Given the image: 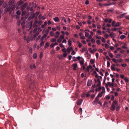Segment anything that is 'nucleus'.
Here are the masks:
<instances>
[{"label": "nucleus", "mask_w": 129, "mask_h": 129, "mask_svg": "<svg viewBox=\"0 0 129 129\" xmlns=\"http://www.w3.org/2000/svg\"><path fill=\"white\" fill-rule=\"evenodd\" d=\"M115 108H116V111H118L120 109V107L118 103L115 100L113 102L110 107V109L111 110L113 111L115 110Z\"/></svg>", "instance_id": "f257e3e1"}, {"label": "nucleus", "mask_w": 129, "mask_h": 129, "mask_svg": "<svg viewBox=\"0 0 129 129\" xmlns=\"http://www.w3.org/2000/svg\"><path fill=\"white\" fill-rule=\"evenodd\" d=\"M36 8L37 7V5L36 4H35L34 2H33L31 3H29V4L28 6L26 8V10L27 11L30 10L31 11L34 12L33 11V8L34 7Z\"/></svg>", "instance_id": "f03ea898"}, {"label": "nucleus", "mask_w": 129, "mask_h": 129, "mask_svg": "<svg viewBox=\"0 0 129 129\" xmlns=\"http://www.w3.org/2000/svg\"><path fill=\"white\" fill-rule=\"evenodd\" d=\"M26 79L27 80V82H28L29 84L30 85V88H32V85H33L34 83L33 81L32 80V77H31V74L28 75L27 76Z\"/></svg>", "instance_id": "7ed1b4c3"}, {"label": "nucleus", "mask_w": 129, "mask_h": 129, "mask_svg": "<svg viewBox=\"0 0 129 129\" xmlns=\"http://www.w3.org/2000/svg\"><path fill=\"white\" fill-rule=\"evenodd\" d=\"M94 101L96 103L99 104L101 105H102V103L101 101L99 100V98H98V97H96Z\"/></svg>", "instance_id": "20e7f679"}, {"label": "nucleus", "mask_w": 129, "mask_h": 129, "mask_svg": "<svg viewBox=\"0 0 129 129\" xmlns=\"http://www.w3.org/2000/svg\"><path fill=\"white\" fill-rule=\"evenodd\" d=\"M28 4L26 3L22 5L21 7V9L22 11H23L26 8V6H27Z\"/></svg>", "instance_id": "39448f33"}, {"label": "nucleus", "mask_w": 129, "mask_h": 129, "mask_svg": "<svg viewBox=\"0 0 129 129\" xmlns=\"http://www.w3.org/2000/svg\"><path fill=\"white\" fill-rule=\"evenodd\" d=\"M126 14V13H125L123 14H121L120 15L118 16V20L120 19L121 18H123L124 16H125Z\"/></svg>", "instance_id": "423d86ee"}, {"label": "nucleus", "mask_w": 129, "mask_h": 129, "mask_svg": "<svg viewBox=\"0 0 129 129\" xmlns=\"http://www.w3.org/2000/svg\"><path fill=\"white\" fill-rule=\"evenodd\" d=\"M92 82V81L91 80L89 79L88 80L87 83V86H90L91 85Z\"/></svg>", "instance_id": "0eeeda50"}, {"label": "nucleus", "mask_w": 129, "mask_h": 129, "mask_svg": "<svg viewBox=\"0 0 129 129\" xmlns=\"http://www.w3.org/2000/svg\"><path fill=\"white\" fill-rule=\"evenodd\" d=\"M83 100L81 99H79L78 101H77L76 103L77 105H80L82 102Z\"/></svg>", "instance_id": "6e6552de"}, {"label": "nucleus", "mask_w": 129, "mask_h": 129, "mask_svg": "<svg viewBox=\"0 0 129 129\" xmlns=\"http://www.w3.org/2000/svg\"><path fill=\"white\" fill-rule=\"evenodd\" d=\"M15 2V0H10L9 2V4L10 6L14 4Z\"/></svg>", "instance_id": "1a4fd4ad"}, {"label": "nucleus", "mask_w": 129, "mask_h": 129, "mask_svg": "<svg viewBox=\"0 0 129 129\" xmlns=\"http://www.w3.org/2000/svg\"><path fill=\"white\" fill-rule=\"evenodd\" d=\"M98 84L96 85L97 87H100L101 85V82L99 79H98L97 80Z\"/></svg>", "instance_id": "9d476101"}, {"label": "nucleus", "mask_w": 129, "mask_h": 129, "mask_svg": "<svg viewBox=\"0 0 129 129\" xmlns=\"http://www.w3.org/2000/svg\"><path fill=\"white\" fill-rule=\"evenodd\" d=\"M73 70H76V69L77 67V63H76L73 64Z\"/></svg>", "instance_id": "9b49d317"}, {"label": "nucleus", "mask_w": 129, "mask_h": 129, "mask_svg": "<svg viewBox=\"0 0 129 129\" xmlns=\"http://www.w3.org/2000/svg\"><path fill=\"white\" fill-rule=\"evenodd\" d=\"M24 2L22 0H20V1L18 2L17 3V5L18 6H19L20 5H21Z\"/></svg>", "instance_id": "f8f14e48"}, {"label": "nucleus", "mask_w": 129, "mask_h": 129, "mask_svg": "<svg viewBox=\"0 0 129 129\" xmlns=\"http://www.w3.org/2000/svg\"><path fill=\"white\" fill-rule=\"evenodd\" d=\"M60 33L58 31H56V35L54 37L55 38H57L58 37Z\"/></svg>", "instance_id": "ddd939ff"}, {"label": "nucleus", "mask_w": 129, "mask_h": 129, "mask_svg": "<svg viewBox=\"0 0 129 129\" xmlns=\"http://www.w3.org/2000/svg\"><path fill=\"white\" fill-rule=\"evenodd\" d=\"M39 33L38 31H37L36 33L33 36V38L35 39L36 38V36H37L39 34Z\"/></svg>", "instance_id": "4468645a"}, {"label": "nucleus", "mask_w": 129, "mask_h": 129, "mask_svg": "<svg viewBox=\"0 0 129 129\" xmlns=\"http://www.w3.org/2000/svg\"><path fill=\"white\" fill-rule=\"evenodd\" d=\"M53 20L55 22H58L59 21V19L58 17H57L54 18Z\"/></svg>", "instance_id": "2eb2a0df"}, {"label": "nucleus", "mask_w": 129, "mask_h": 129, "mask_svg": "<svg viewBox=\"0 0 129 129\" xmlns=\"http://www.w3.org/2000/svg\"><path fill=\"white\" fill-rule=\"evenodd\" d=\"M77 43L78 44V47L79 48H81L82 46V44L79 42V41H77Z\"/></svg>", "instance_id": "dca6fc26"}, {"label": "nucleus", "mask_w": 129, "mask_h": 129, "mask_svg": "<svg viewBox=\"0 0 129 129\" xmlns=\"http://www.w3.org/2000/svg\"><path fill=\"white\" fill-rule=\"evenodd\" d=\"M103 93V92H101L99 93L97 96L96 97H98V98H99V97H101L102 95V94Z\"/></svg>", "instance_id": "f3484780"}, {"label": "nucleus", "mask_w": 129, "mask_h": 129, "mask_svg": "<svg viewBox=\"0 0 129 129\" xmlns=\"http://www.w3.org/2000/svg\"><path fill=\"white\" fill-rule=\"evenodd\" d=\"M122 56V55L120 54H118L116 55V56L115 57L117 58H120V57Z\"/></svg>", "instance_id": "a211bd4d"}, {"label": "nucleus", "mask_w": 129, "mask_h": 129, "mask_svg": "<svg viewBox=\"0 0 129 129\" xmlns=\"http://www.w3.org/2000/svg\"><path fill=\"white\" fill-rule=\"evenodd\" d=\"M121 25V23H120L119 22H118L116 23L115 27H117L118 26H119L120 25Z\"/></svg>", "instance_id": "6ab92c4d"}, {"label": "nucleus", "mask_w": 129, "mask_h": 129, "mask_svg": "<svg viewBox=\"0 0 129 129\" xmlns=\"http://www.w3.org/2000/svg\"><path fill=\"white\" fill-rule=\"evenodd\" d=\"M33 58L35 59H36L37 58V55L36 53H34V54L33 56Z\"/></svg>", "instance_id": "aec40b11"}, {"label": "nucleus", "mask_w": 129, "mask_h": 129, "mask_svg": "<svg viewBox=\"0 0 129 129\" xmlns=\"http://www.w3.org/2000/svg\"><path fill=\"white\" fill-rule=\"evenodd\" d=\"M71 42H72L70 40H69L68 41V43L69 47L71 45Z\"/></svg>", "instance_id": "412c9836"}, {"label": "nucleus", "mask_w": 129, "mask_h": 129, "mask_svg": "<svg viewBox=\"0 0 129 129\" xmlns=\"http://www.w3.org/2000/svg\"><path fill=\"white\" fill-rule=\"evenodd\" d=\"M16 14L18 16H20L21 14V11L19 10H18L16 12Z\"/></svg>", "instance_id": "4be33fe9"}, {"label": "nucleus", "mask_w": 129, "mask_h": 129, "mask_svg": "<svg viewBox=\"0 0 129 129\" xmlns=\"http://www.w3.org/2000/svg\"><path fill=\"white\" fill-rule=\"evenodd\" d=\"M126 37V36L124 35H122L120 37V38L122 40L124 39Z\"/></svg>", "instance_id": "5701e85b"}, {"label": "nucleus", "mask_w": 129, "mask_h": 129, "mask_svg": "<svg viewBox=\"0 0 129 129\" xmlns=\"http://www.w3.org/2000/svg\"><path fill=\"white\" fill-rule=\"evenodd\" d=\"M91 94L90 92L89 91H88L86 94V97H88Z\"/></svg>", "instance_id": "b1692460"}, {"label": "nucleus", "mask_w": 129, "mask_h": 129, "mask_svg": "<svg viewBox=\"0 0 129 129\" xmlns=\"http://www.w3.org/2000/svg\"><path fill=\"white\" fill-rule=\"evenodd\" d=\"M115 24H116L115 21H113L112 22V25L113 26L115 27Z\"/></svg>", "instance_id": "393cba45"}, {"label": "nucleus", "mask_w": 129, "mask_h": 129, "mask_svg": "<svg viewBox=\"0 0 129 129\" xmlns=\"http://www.w3.org/2000/svg\"><path fill=\"white\" fill-rule=\"evenodd\" d=\"M110 36L111 37H113V38L114 37H113L114 36H115V34L113 33H111L110 34Z\"/></svg>", "instance_id": "a878e982"}, {"label": "nucleus", "mask_w": 129, "mask_h": 129, "mask_svg": "<svg viewBox=\"0 0 129 129\" xmlns=\"http://www.w3.org/2000/svg\"><path fill=\"white\" fill-rule=\"evenodd\" d=\"M30 68L31 69H32L33 68L35 69L36 68L35 65V64H33L32 67V66L31 65L30 66Z\"/></svg>", "instance_id": "bb28decb"}, {"label": "nucleus", "mask_w": 129, "mask_h": 129, "mask_svg": "<svg viewBox=\"0 0 129 129\" xmlns=\"http://www.w3.org/2000/svg\"><path fill=\"white\" fill-rule=\"evenodd\" d=\"M5 10L7 12L9 11L10 10V7H7L5 8Z\"/></svg>", "instance_id": "cd10ccee"}, {"label": "nucleus", "mask_w": 129, "mask_h": 129, "mask_svg": "<svg viewBox=\"0 0 129 129\" xmlns=\"http://www.w3.org/2000/svg\"><path fill=\"white\" fill-rule=\"evenodd\" d=\"M54 35V34L52 31L50 32V35L51 36H53Z\"/></svg>", "instance_id": "c85d7f7f"}, {"label": "nucleus", "mask_w": 129, "mask_h": 129, "mask_svg": "<svg viewBox=\"0 0 129 129\" xmlns=\"http://www.w3.org/2000/svg\"><path fill=\"white\" fill-rule=\"evenodd\" d=\"M59 38L61 40L62 39H64V35H61L59 37Z\"/></svg>", "instance_id": "c756f323"}, {"label": "nucleus", "mask_w": 129, "mask_h": 129, "mask_svg": "<svg viewBox=\"0 0 129 129\" xmlns=\"http://www.w3.org/2000/svg\"><path fill=\"white\" fill-rule=\"evenodd\" d=\"M90 62L92 64H93L94 63V61L92 59H91L90 61Z\"/></svg>", "instance_id": "7c9ffc66"}, {"label": "nucleus", "mask_w": 129, "mask_h": 129, "mask_svg": "<svg viewBox=\"0 0 129 129\" xmlns=\"http://www.w3.org/2000/svg\"><path fill=\"white\" fill-rule=\"evenodd\" d=\"M51 41L52 42H55L56 41V40L53 38H52L51 39Z\"/></svg>", "instance_id": "2f4dec72"}, {"label": "nucleus", "mask_w": 129, "mask_h": 129, "mask_svg": "<svg viewBox=\"0 0 129 129\" xmlns=\"http://www.w3.org/2000/svg\"><path fill=\"white\" fill-rule=\"evenodd\" d=\"M126 44H124V45L122 47V48L124 49H127V48L126 47Z\"/></svg>", "instance_id": "473e14b6"}, {"label": "nucleus", "mask_w": 129, "mask_h": 129, "mask_svg": "<svg viewBox=\"0 0 129 129\" xmlns=\"http://www.w3.org/2000/svg\"><path fill=\"white\" fill-rule=\"evenodd\" d=\"M112 60L116 63H117V60L115 58H113L112 59Z\"/></svg>", "instance_id": "72a5a7b5"}, {"label": "nucleus", "mask_w": 129, "mask_h": 129, "mask_svg": "<svg viewBox=\"0 0 129 129\" xmlns=\"http://www.w3.org/2000/svg\"><path fill=\"white\" fill-rule=\"evenodd\" d=\"M96 38L97 39H100L101 38V37H98V35H96H96L95 36Z\"/></svg>", "instance_id": "f704fd0d"}, {"label": "nucleus", "mask_w": 129, "mask_h": 129, "mask_svg": "<svg viewBox=\"0 0 129 129\" xmlns=\"http://www.w3.org/2000/svg\"><path fill=\"white\" fill-rule=\"evenodd\" d=\"M112 83L110 82H108L107 83V85H108L109 87H111V85L112 84Z\"/></svg>", "instance_id": "c9c22d12"}, {"label": "nucleus", "mask_w": 129, "mask_h": 129, "mask_svg": "<svg viewBox=\"0 0 129 129\" xmlns=\"http://www.w3.org/2000/svg\"><path fill=\"white\" fill-rule=\"evenodd\" d=\"M102 89V88L100 86L98 88H96V91H97L98 90H101Z\"/></svg>", "instance_id": "e433bc0d"}, {"label": "nucleus", "mask_w": 129, "mask_h": 129, "mask_svg": "<svg viewBox=\"0 0 129 129\" xmlns=\"http://www.w3.org/2000/svg\"><path fill=\"white\" fill-rule=\"evenodd\" d=\"M108 86L107 85V84H106V88H107V90L109 92L110 90V89L109 88H108Z\"/></svg>", "instance_id": "4c0bfd02"}, {"label": "nucleus", "mask_w": 129, "mask_h": 129, "mask_svg": "<svg viewBox=\"0 0 129 129\" xmlns=\"http://www.w3.org/2000/svg\"><path fill=\"white\" fill-rule=\"evenodd\" d=\"M124 80L125 82H128L129 81V80L126 77H125L124 78Z\"/></svg>", "instance_id": "58836bf2"}, {"label": "nucleus", "mask_w": 129, "mask_h": 129, "mask_svg": "<svg viewBox=\"0 0 129 129\" xmlns=\"http://www.w3.org/2000/svg\"><path fill=\"white\" fill-rule=\"evenodd\" d=\"M85 36L86 37H88V35H89V33L88 32H85Z\"/></svg>", "instance_id": "ea45409f"}, {"label": "nucleus", "mask_w": 129, "mask_h": 129, "mask_svg": "<svg viewBox=\"0 0 129 129\" xmlns=\"http://www.w3.org/2000/svg\"><path fill=\"white\" fill-rule=\"evenodd\" d=\"M110 65V62L109 61H108L107 62V67H109Z\"/></svg>", "instance_id": "a19ab883"}, {"label": "nucleus", "mask_w": 129, "mask_h": 129, "mask_svg": "<svg viewBox=\"0 0 129 129\" xmlns=\"http://www.w3.org/2000/svg\"><path fill=\"white\" fill-rule=\"evenodd\" d=\"M111 69L113 71H115V69L114 68V67L111 66Z\"/></svg>", "instance_id": "79ce46f5"}, {"label": "nucleus", "mask_w": 129, "mask_h": 129, "mask_svg": "<svg viewBox=\"0 0 129 129\" xmlns=\"http://www.w3.org/2000/svg\"><path fill=\"white\" fill-rule=\"evenodd\" d=\"M91 42L92 43H95V41L94 39H92L91 40Z\"/></svg>", "instance_id": "37998d69"}, {"label": "nucleus", "mask_w": 129, "mask_h": 129, "mask_svg": "<svg viewBox=\"0 0 129 129\" xmlns=\"http://www.w3.org/2000/svg\"><path fill=\"white\" fill-rule=\"evenodd\" d=\"M49 46V44L48 43V42H47L45 44V47H46V48H47V47H48V46Z\"/></svg>", "instance_id": "c03bdc74"}, {"label": "nucleus", "mask_w": 129, "mask_h": 129, "mask_svg": "<svg viewBox=\"0 0 129 129\" xmlns=\"http://www.w3.org/2000/svg\"><path fill=\"white\" fill-rule=\"evenodd\" d=\"M44 41H42L40 43V45L41 46H43L44 44Z\"/></svg>", "instance_id": "a18cd8bd"}, {"label": "nucleus", "mask_w": 129, "mask_h": 129, "mask_svg": "<svg viewBox=\"0 0 129 129\" xmlns=\"http://www.w3.org/2000/svg\"><path fill=\"white\" fill-rule=\"evenodd\" d=\"M84 60H83V61H80V64L81 65H83L84 64Z\"/></svg>", "instance_id": "49530a36"}, {"label": "nucleus", "mask_w": 129, "mask_h": 129, "mask_svg": "<svg viewBox=\"0 0 129 129\" xmlns=\"http://www.w3.org/2000/svg\"><path fill=\"white\" fill-rule=\"evenodd\" d=\"M104 36L105 38L107 39L109 37V35L108 34H105L104 35Z\"/></svg>", "instance_id": "de8ad7c7"}, {"label": "nucleus", "mask_w": 129, "mask_h": 129, "mask_svg": "<svg viewBox=\"0 0 129 129\" xmlns=\"http://www.w3.org/2000/svg\"><path fill=\"white\" fill-rule=\"evenodd\" d=\"M110 98V97L109 96L107 95L106 96V99L107 100H109Z\"/></svg>", "instance_id": "09e8293b"}, {"label": "nucleus", "mask_w": 129, "mask_h": 129, "mask_svg": "<svg viewBox=\"0 0 129 129\" xmlns=\"http://www.w3.org/2000/svg\"><path fill=\"white\" fill-rule=\"evenodd\" d=\"M109 19L107 18H106L105 19H104V21L105 22L107 23L108 22Z\"/></svg>", "instance_id": "8fccbe9b"}, {"label": "nucleus", "mask_w": 129, "mask_h": 129, "mask_svg": "<svg viewBox=\"0 0 129 129\" xmlns=\"http://www.w3.org/2000/svg\"><path fill=\"white\" fill-rule=\"evenodd\" d=\"M47 35L46 34H43V35L42 37H43V38H45L47 36Z\"/></svg>", "instance_id": "3c124183"}, {"label": "nucleus", "mask_w": 129, "mask_h": 129, "mask_svg": "<svg viewBox=\"0 0 129 129\" xmlns=\"http://www.w3.org/2000/svg\"><path fill=\"white\" fill-rule=\"evenodd\" d=\"M62 50L64 53H66V49L64 47L62 49Z\"/></svg>", "instance_id": "603ef678"}, {"label": "nucleus", "mask_w": 129, "mask_h": 129, "mask_svg": "<svg viewBox=\"0 0 129 129\" xmlns=\"http://www.w3.org/2000/svg\"><path fill=\"white\" fill-rule=\"evenodd\" d=\"M102 41L104 43H105L106 42L105 39L103 37L102 38Z\"/></svg>", "instance_id": "864d4df0"}, {"label": "nucleus", "mask_w": 129, "mask_h": 129, "mask_svg": "<svg viewBox=\"0 0 129 129\" xmlns=\"http://www.w3.org/2000/svg\"><path fill=\"white\" fill-rule=\"evenodd\" d=\"M15 17L17 19H18L19 18V16H18L16 15H15Z\"/></svg>", "instance_id": "5fc2aeb1"}, {"label": "nucleus", "mask_w": 129, "mask_h": 129, "mask_svg": "<svg viewBox=\"0 0 129 129\" xmlns=\"http://www.w3.org/2000/svg\"><path fill=\"white\" fill-rule=\"evenodd\" d=\"M121 66L124 67H125L127 66V64H126L124 63V64H122Z\"/></svg>", "instance_id": "6e6d98bb"}, {"label": "nucleus", "mask_w": 129, "mask_h": 129, "mask_svg": "<svg viewBox=\"0 0 129 129\" xmlns=\"http://www.w3.org/2000/svg\"><path fill=\"white\" fill-rule=\"evenodd\" d=\"M106 59H107L109 61H110L111 60V59L108 56L106 55Z\"/></svg>", "instance_id": "4d7b16f0"}, {"label": "nucleus", "mask_w": 129, "mask_h": 129, "mask_svg": "<svg viewBox=\"0 0 129 129\" xmlns=\"http://www.w3.org/2000/svg\"><path fill=\"white\" fill-rule=\"evenodd\" d=\"M101 41L100 40H97L96 43L100 45L101 44Z\"/></svg>", "instance_id": "13d9d810"}, {"label": "nucleus", "mask_w": 129, "mask_h": 129, "mask_svg": "<svg viewBox=\"0 0 129 129\" xmlns=\"http://www.w3.org/2000/svg\"><path fill=\"white\" fill-rule=\"evenodd\" d=\"M62 20H63L65 22H67V20L64 17H63L62 18Z\"/></svg>", "instance_id": "bf43d9fd"}, {"label": "nucleus", "mask_w": 129, "mask_h": 129, "mask_svg": "<svg viewBox=\"0 0 129 129\" xmlns=\"http://www.w3.org/2000/svg\"><path fill=\"white\" fill-rule=\"evenodd\" d=\"M88 50L90 52L92 53H93L94 52L92 50V49L90 48H89Z\"/></svg>", "instance_id": "052dcab7"}, {"label": "nucleus", "mask_w": 129, "mask_h": 129, "mask_svg": "<svg viewBox=\"0 0 129 129\" xmlns=\"http://www.w3.org/2000/svg\"><path fill=\"white\" fill-rule=\"evenodd\" d=\"M109 47V46L108 44H105V47L106 48H108Z\"/></svg>", "instance_id": "680f3d73"}, {"label": "nucleus", "mask_w": 129, "mask_h": 129, "mask_svg": "<svg viewBox=\"0 0 129 129\" xmlns=\"http://www.w3.org/2000/svg\"><path fill=\"white\" fill-rule=\"evenodd\" d=\"M62 40L60 39H58L57 40V42L59 43H60L61 42V41Z\"/></svg>", "instance_id": "e2e57ef3"}, {"label": "nucleus", "mask_w": 129, "mask_h": 129, "mask_svg": "<svg viewBox=\"0 0 129 129\" xmlns=\"http://www.w3.org/2000/svg\"><path fill=\"white\" fill-rule=\"evenodd\" d=\"M74 36L75 38H78V36L77 34H74Z\"/></svg>", "instance_id": "0e129e2a"}, {"label": "nucleus", "mask_w": 129, "mask_h": 129, "mask_svg": "<svg viewBox=\"0 0 129 129\" xmlns=\"http://www.w3.org/2000/svg\"><path fill=\"white\" fill-rule=\"evenodd\" d=\"M4 3V1L3 0H2L1 1L0 0V6H1L2 5L3 3Z\"/></svg>", "instance_id": "69168bd1"}, {"label": "nucleus", "mask_w": 129, "mask_h": 129, "mask_svg": "<svg viewBox=\"0 0 129 129\" xmlns=\"http://www.w3.org/2000/svg\"><path fill=\"white\" fill-rule=\"evenodd\" d=\"M67 55V54L66 53H64L63 54V56L64 57H66Z\"/></svg>", "instance_id": "338daca9"}, {"label": "nucleus", "mask_w": 129, "mask_h": 129, "mask_svg": "<svg viewBox=\"0 0 129 129\" xmlns=\"http://www.w3.org/2000/svg\"><path fill=\"white\" fill-rule=\"evenodd\" d=\"M98 51L100 52H103V50L102 49H99L98 50Z\"/></svg>", "instance_id": "774afa93"}]
</instances>
